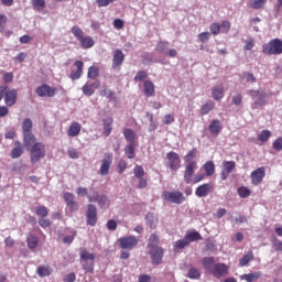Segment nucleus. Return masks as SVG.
<instances>
[{
	"mask_svg": "<svg viewBox=\"0 0 282 282\" xmlns=\"http://www.w3.org/2000/svg\"><path fill=\"white\" fill-rule=\"evenodd\" d=\"M23 147L30 153L31 163L36 164L45 158V143L39 142L36 137L23 142Z\"/></svg>",
	"mask_w": 282,
	"mask_h": 282,
	"instance_id": "1",
	"label": "nucleus"
},
{
	"mask_svg": "<svg viewBox=\"0 0 282 282\" xmlns=\"http://www.w3.org/2000/svg\"><path fill=\"white\" fill-rule=\"evenodd\" d=\"M263 54L267 56H279L282 54V40L281 39H273L268 43L262 45Z\"/></svg>",
	"mask_w": 282,
	"mask_h": 282,
	"instance_id": "2",
	"label": "nucleus"
},
{
	"mask_svg": "<svg viewBox=\"0 0 282 282\" xmlns=\"http://www.w3.org/2000/svg\"><path fill=\"white\" fill-rule=\"evenodd\" d=\"M79 258L84 262L83 270H86V272L94 273V261H96V254L90 253L89 251L84 249L80 251Z\"/></svg>",
	"mask_w": 282,
	"mask_h": 282,
	"instance_id": "3",
	"label": "nucleus"
},
{
	"mask_svg": "<svg viewBox=\"0 0 282 282\" xmlns=\"http://www.w3.org/2000/svg\"><path fill=\"white\" fill-rule=\"evenodd\" d=\"M166 164L167 169L177 172L182 167V159L177 152L171 151L166 154Z\"/></svg>",
	"mask_w": 282,
	"mask_h": 282,
	"instance_id": "4",
	"label": "nucleus"
},
{
	"mask_svg": "<svg viewBox=\"0 0 282 282\" xmlns=\"http://www.w3.org/2000/svg\"><path fill=\"white\" fill-rule=\"evenodd\" d=\"M162 198L165 199V202H169L170 204H183V202L186 199V197H184V194L180 191H175V192H169L165 191L162 193Z\"/></svg>",
	"mask_w": 282,
	"mask_h": 282,
	"instance_id": "5",
	"label": "nucleus"
},
{
	"mask_svg": "<svg viewBox=\"0 0 282 282\" xmlns=\"http://www.w3.org/2000/svg\"><path fill=\"white\" fill-rule=\"evenodd\" d=\"M121 250H133L140 243V239L135 236H124L118 239Z\"/></svg>",
	"mask_w": 282,
	"mask_h": 282,
	"instance_id": "6",
	"label": "nucleus"
},
{
	"mask_svg": "<svg viewBox=\"0 0 282 282\" xmlns=\"http://www.w3.org/2000/svg\"><path fill=\"white\" fill-rule=\"evenodd\" d=\"M249 96H251L253 104L252 109H259V107H265L268 100H265V93L260 90H250Z\"/></svg>",
	"mask_w": 282,
	"mask_h": 282,
	"instance_id": "7",
	"label": "nucleus"
},
{
	"mask_svg": "<svg viewBox=\"0 0 282 282\" xmlns=\"http://www.w3.org/2000/svg\"><path fill=\"white\" fill-rule=\"evenodd\" d=\"M58 88L52 87L47 84H43L35 89V93L40 98H54Z\"/></svg>",
	"mask_w": 282,
	"mask_h": 282,
	"instance_id": "8",
	"label": "nucleus"
},
{
	"mask_svg": "<svg viewBox=\"0 0 282 282\" xmlns=\"http://www.w3.org/2000/svg\"><path fill=\"white\" fill-rule=\"evenodd\" d=\"M149 254L152 265H162V259H164V249L162 247H152L149 250Z\"/></svg>",
	"mask_w": 282,
	"mask_h": 282,
	"instance_id": "9",
	"label": "nucleus"
},
{
	"mask_svg": "<svg viewBox=\"0 0 282 282\" xmlns=\"http://www.w3.org/2000/svg\"><path fill=\"white\" fill-rule=\"evenodd\" d=\"M111 164H113V154L105 153L104 159L101 160L99 175L104 177L109 175V169H111Z\"/></svg>",
	"mask_w": 282,
	"mask_h": 282,
	"instance_id": "10",
	"label": "nucleus"
},
{
	"mask_svg": "<svg viewBox=\"0 0 282 282\" xmlns=\"http://www.w3.org/2000/svg\"><path fill=\"white\" fill-rule=\"evenodd\" d=\"M22 135H23V142H28L29 140L36 138V135H34V133L32 132V119L26 118L23 120Z\"/></svg>",
	"mask_w": 282,
	"mask_h": 282,
	"instance_id": "11",
	"label": "nucleus"
},
{
	"mask_svg": "<svg viewBox=\"0 0 282 282\" xmlns=\"http://www.w3.org/2000/svg\"><path fill=\"white\" fill-rule=\"evenodd\" d=\"M250 178L253 186H259V184H261L263 180H265V166H261L252 171L250 174Z\"/></svg>",
	"mask_w": 282,
	"mask_h": 282,
	"instance_id": "12",
	"label": "nucleus"
},
{
	"mask_svg": "<svg viewBox=\"0 0 282 282\" xmlns=\"http://www.w3.org/2000/svg\"><path fill=\"white\" fill-rule=\"evenodd\" d=\"M210 272L216 279H221V276L228 274V265L226 263H215Z\"/></svg>",
	"mask_w": 282,
	"mask_h": 282,
	"instance_id": "13",
	"label": "nucleus"
},
{
	"mask_svg": "<svg viewBox=\"0 0 282 282\" xmlns=\"http://www.w3.org/2000/svg\"><path fill=\"white\" fill-rule=\"evenodd\" d=\"M86 217H87L88 226H96L98 221V209L95 207V205L93 204L88 205Z\"/></svg>",
	"mask_w": 282,
	"mask_h": 282,
	"instance_id": "14",
	"label": "nucleus"
},
{
	"mask_svg": "<svg viewBox=\"0 0 282 282\" xmlns=\"http://www.w3.org/2000/svg\"><path fill=\"white\" fill-rule=\"evenodd\" d=\"M197 169V165L192 163V165H185L183 180L185 184H193V180H195V170Z\"/></svg>",
	"mask_w": 282,
	"mask_h": 282,
	"instance_id": "15",
	"label": "nucleus"
},
{
	"mask_svg": "<svg viewBox=\"0 0 282 282\" xmlns=\"http://www.w3.org/2000/svg\"><path fill=\"white\" fill-rule=\"evenodd\" d=\"M18 93L17 89H8L4 91V102L7 107H14L17 105Z\"/></svg>",
	"mask_w": 282,
	"mask_h": 282,
	"instance_id": "16",
	"label": "nucleus"
},
{
	"mask_svg": "<svg viewBox=\"0 0 282 282\" xmlns=\"http://www.w3.org/2000/svg\"><path fill=\"white\" fill-rule=\"evenodd\" d=\"M64 202L72 213H76V210H78V203L75 200L73 193L66 192L64 194Z\"/></svg>",
	"mask_w": 282,
	"mask_h": 282,
	"instance_id": "17",
	"label": "nucleus"
},
{
	"mask_svg": "<svg viewBox=\"0 0 282 282\" xmlns=\"http://www.w3.org/2000/svg\"><path fill=\"white\" fill-rule=\"evenodd\" d=\"M74 67L76 69H72L70 75H69V79L70 80H78V78H80V76H83V67H85V63L83 61H76L74 63Z\"/></svg>",
	"mask_w": 282,
	"mask_h": 282,
	"instance_id": "18",
	"label": "nucleus"
},
{
	"mask_svg": "<svg viewBox=\"0 0 282 282\" xmlns=\"http://www.w3.org/2000/svg\"><path fill=\"white\" fill-rule=\"evenodd\" d=\"M212 192H213L212 183H204L196 188L195 195L196 197H208V195H210Z\"/></svg>",
	"mask_w": 282,
	"mask_h": 282,
	"instance_id": "19",
	"label": "nucleus"
},
{
	"mask_svg": "<svg viewBox=\"0 0 282 282\" xmlns=\"http://www.w3.org/2000/svg\"><path fill=\"white\" fill-rule=\"evenodd\" d=\"M123 63H124V53L120 48L115 50L112 55L113 69H116V67H122Z\"/></svg>",
	"mask_w": 282,
	"mask_h": 282,
	"instance_id": "20",
	"label": "nucleus"
},
{
	"mask_svg": "<svg viewBox=\"0 0 282 282\" xmlns=\"http://www.w3.org/2000/svg\"><path fill=\"white\" fill-rule=\"evenodd\" d=\"M82 129H83V126H80L79 122L77 121L72 122L67 130L68 138H77V135H80Z\"/></svg>",
	"mask_w": 282,
	"mask_h": 282,
	"instance_id": "21",
	"label": "nucleus"
},
{
	"mask_svg": "<svg viewBox=\"0 0 282 282\" xmlns=\"http://www.w3.org/2000/svg\"><path fill=\"white\" fill-rule=\"evenodd\" d=\"M263 276V273L261 271H256L252 273H247L240 275V281H246V282H256L259 281Z\"/></svg>",
	"mask_w": 282,
	"mask_h": 282,
	"instance_id": "22",
	"label": "nucleus"
},
{
	"mask_svg": "<svg viewBox=\"0 0 282 282\" xmlns=\"http://www.w3.org/2000/svg\"><path fill=\"white\" fill-rule=\"evenodd\" d=\"M100 87V82H95L93 84H86L83 86L82 91L85 96H94L96 89Z\"/></svg>",
	"mask_w": 282,
	"mask_h": 282,
	"instance_id": "23",
	"label": "nucleus"
},
{
	"mask_svg": "<svg viewBox=\"0 0 282 282\" xmlns=\"http://www.w3.org/2000/svg\"><path fill=\"white\" fill-rule=\"evenodd\" d=\"M226 91L224 90V86L221 85H216L212 88V97L214 98V100H223Z\"/></svg>",
	"mask_w": 282,
	"mask_h": 282,
	"instance_id": "24",
	"label": "nucleus"
},
{
	"mask_svg": "<svg viewBox=\"0 0 282 282\" xmlns=\"http://www.w3.org/2000/svg\"><path fill=\"white\" fill-rule=\"evenodd\" d=\"M221 129H224V126L219 119H214L209 124V131L213 135H219V133H221Z\"/></svg>",
	"mask_w": 282,
	"mask_h": 282,
	"instance_id": "25",
	"label": "nucleus"
},
{
	"mask_svg": "<svg viewBox=\"0 0 282 282\" xmlns=\"http://www.w3.org/2000/svg\"><path fill=\"white\" fill-rule=\"evenodd\" d=\"M197 158V149H192L187 152V154L184 156V162L186 165H197V161L195 159Z\"/></svg>",
	"mask_w": 282,
	"mask_h": 282,
	"instance_id": "26",
	"label": "nucleus"
},
{
	"mask_svg": "<svg viewBox=\"0 0 282 282\" xmlns=\"http://www.w3.org/2000/svg\"><path fill=\"white\" fill-rule=\"evenodd\" d=\"M143 91L148 98L155 96V85L151 80H145L143 84Z\"/></svg>",
	"mask_w": 282,
	"mask_h": 282,
	"instance_id": "27",
	"label": "nucleus"
},
{
	"mask_svg": "<svg viewBox=\"0 0 282 282\" xmlns=\"http://www.w3.org/2000/svg\"><path fill=\"white\" fill-rule=\"evenodd\" d=\"M15 148L11 151L12 160H17L23 155V144L20 141L14 142Z\"/></svg>",
	"mask_w": 282,
	"mask_h": 282,
	"instance_id": "28",
	"label": "nucleus"
},
{
	"mask_svg": "<svg viewBox=\"0 0 282 282\" xmlns=\"http://www.w3.org/2000/svg\"><path fill=\"white\" fill-rule=\"evenodd\" d=\"M250 261H254V253L252 250H249L240 260L239 265L240 268H246Z\"/></svg>",
	"mask_w": 282,
	"mask_h": 282,
	"instance_id": "29",
	"label": "nucleus"
},
{
	"mask_svg": "<svg viewBox=\"0 0 282 282\" xmlns=\"http://www.w3.org/2000/svg\"><path fill=\"white\" fill-rule=\"evenodd\" d=\"M113 119L108 118L104 120V135L106 138H109L111 135V131L113 130Z\"/></svg>",
	"mask_w": 282,
	"mask_h": 282,
	"instance_id": "30",
	"label": "nucleus"
},
{
	"mask_svg": "<svg viewBox=\"0 0 282 282\" xmlns=\"http://www.w3.org/2000/svg\"><path fill=\"white\" fill-rule=\"evenodd\" d=\"M215 109V101L207 100L202 107H200V116H208L210 111Z\"/></svg>",
	"mask_w": 282,
	"mask_h": 282,
	"instance_id": "31",
	"label": "nucleus"
},
{
	"mask_svg": "<svg viewBox=\"0 0 282 282\" xmlns=\"http://www.w3.org/2000/svg\"><path fill=\"white\" fill-rule=\"evenodd\" d=\"M26 246L29 250H35V248L39 247V237H36L35 235H30L26 238Z\"/></svg>",
	"mask_w": 282,
	"mask_h": 282,
	"instance_id": "32",
	"label": "nucleus"
},
{
	"mask_svg": "<svg viewBox=\"0 0 282 282\" xmlns=\"http://www.w3.org/2000/svg\"><path fill=\"white\" fill-rule=\"evenodd\" d=\"M79 43L84 50H89V48L94 47V45H96V42L94 41V39L91 36H86V37L79 40Z\"/></svg>",
	"mask_w": 282,
	"mask_h": 282,
	"instance_id": "33",
	"label": "nucleus"
},
{
	"mask_svg": "<svg viewBox=\"0 0 282 282\" xmlns=\"http://www.w3.org/2000/svg\"><path fill=\"white\" fill-rule=\"evenodd\" d=\"M265 3H268V0H249L248 8H251L252 10H261Z\"/></svg>",
	"mask_w": 282,
	"mask_h": 282,
	"instance_id": "34",
	"label": "nucleus"
},
{
	"mask_svg": "<svg viewBox=\"0 0 282 282\" xmlns=\"http://www.w3.org/2000/svg\"><path fill=\"white\" fill-rule=\"evenodd\" d=\"M203 169L206 173L207 177H210L212 175H215V162L213 161H207L204 165Z\"/></svg>",
	"mask_w": 282,
	"mask_h": 282,
	"instance_id": "35",
	"label": "nucleus"
},
{
	"mask_svg": "<svg viewBox=\"0 0 282 282\" xmlns=\"http://www.w3.org/2000/svg\"><path fill=\"white\" fill-rule=\"evenodd\" d=\"M97 202H98V206L104 209L109 208L111 204V200H109V197L107 195H100Z\"/></svg>",
	"mask_w": 282,
	"mask_h": 282,
	"instance_id": "36",
	"label": "nucleus"
},
{
	"mask_svg": "<svg viewBox=\"0 0 282 282\" xmlns=\"http://www.w3.org/2000/svg\"><path fill=\"white\" fill-rule=\"evenodd\" d=\"M237 193H238L239 197H241V199H246L252 195V191H250V188H248L246 186H240L237 189Z\"/></svg>",
	"mask_w": 282,
	"mask_h": 282,
	"instance_id": "37",
	"label": "nucleus"
},
{
	"mask_svg": "<svg viewBox=\"0 0 282 282\" xmlns=\"http://www.w3.org/2000/svg\"><path fill=\"white\" fill-rule=\"evenodd\" d=\"M72 34L77 39V41H80L85 37V32H83V29L80 26L75 25L70 29Z\"/></svg>",
	"mask_w": 282,
	"mask_h": 282,
	"instance_id": "38",
	"label": "nucleus"
},
{
	"mask_svg": "<svg viewBox=\"0 0 282 282\" xmlns=\"http://www.w3.org/2000/svg\"><path fill=\"white\" fill-rule=\"evenodd\" d=\"M185 239L187 240L188 243H191L193 241H199L203 238L198 231H192V232L185 235Z\"/></svg>",
	"mask_w": 282,
	"mask_h": 282,
	"instance_id": "39",
	"label": "nucleus"
},
{
	"mask_svg": "<svg viewBox=\"0 0 282 282\" xmlns=\"http://www.w3.org/2000/svg\"><path fill=\"white\" fill-rule=\"evenodd\" d=\"M158 243H160V238L158 237V235L152 234V235L150 236L149 243H148L149 250H151V249H153V248H160V247L158 246Z\"/></svg>",
	"mask_w": 282,
	"mask_h": 282,
	"instance_id": "40",
	"label": "nucleus"
},
{
	"mask_svg": "<svg viewBox=\"0 0 282 282\" xmlns=\"http://www.w3.org/2000/svg\"><path fill=\"white\" fill-rule=\"evenodd\" d=\"M123 135L128 142H131V144L135 143V131L131 129H126L123 131Z\"/></svg>",
	"mask_w": 282,
	"mask_h": 282,
	"instance_id": "41",
	"label": "nucleus"
},
{
	"mask_svg": "<svg viewBox=\"0 0 282 282\" xmlns=\"http://www.w3.org/2000/svg\"><path fill=\"white\" fill-rule=\"evenodd\" d=\"M126 154L128 160H133V158H135V143H130L126 148Z\"/></svg>",
	"mask_w": 282,
	"mask_h": 282,
	"instance_id": "42",
	"label": "nucleus"
},
{
	"mask_svg": "<svg viewBox=\"0 0 282 282\" xmlns=\"http://www.w3.org/2000/svg\"><path fill=\"white\" fill-rule=\"evenodd\" d=\"M133 175L137 180H142L145 175L144 167H142V165H135L133 167Z\"/></svg>",
	"mask_w": 282,
	"mask_h": 282,
	"instance_id": "43",
	"label": "nucleus"
},
{
	"mask_svg": "<svg viewBox=\"0 0 282 282\" xmlns=\"http://www.w3.org/2000/svg\"><path fill=\"white\" fill-rule=\"evenodd\" d=\"M235 166H237V163H235V161H224L223 171L230 174L231 171H235Z\"/></svg>",
	"mask_w": 282,
	"mask_h": 282,
	"instance_id": "44",
	"label": "nucleus"
},
{
	"mask_svg": "<svg viewBox=\"0 0 282 282\" xmlns=\"http://www.w3.org/2000/svg\"><path fill=\"white\" fill-rule=\"evenodd\" d=\"M36 272L40 276H50V274H52V269H50V267L46 265H40L37 267Z\"/></svg>",
	"mask_w": 282,
	"mask_h": 282,
	"instance_id": "45",
	"label": "nucleus"
},
{
	"mask_svg": "<svg viewBox=\"0 0 282 282\" xmlns=\"http://www.w3.org/2000/svg\"><path fill=\"white\" fill-rule=\"evenodd\" d=\"M35 214L37 215V217H41V218L47 217V215H50V210L45 206H37L35 207Z\"/></svg>",
	"mask_w": 282,
	"mask_h": 282,
	"instance_id": "46",
	"label": "nucleus"
},
{
	"mask_svg": "<svg viewBox=\"0 0 282 282\" xmlns=\"http://www.w3.org/2000/svg\"><path fill=\"white\" fill-rule=\"evenodd\" d=\"M203 265L206 268V270H213V265H215V258L213 257H206L203 259Z\"/></svg>",
	"mask_w": 282,
	"mask_h": 282,
	"instance_id": "47",
	"label": "nucleus"
},
{
	"mask_svg": "<svg viewBox=\"0 0 282 282\" xmlns=\"http://www.w3.org/2000/svg\"><path fill=\"white\" fill-rule=\"evenodd\" d=\"M271 135H272V132H270V130H263L258 135V140L260 142H268V140H270Z\"/></svg>",
	"mask_w": 282,
	"mask_h": 282,
	"instance_id": "48",
	"label": "nucleus"
},
{
	"mask_svg": "<svg viewBox=\"0 0 282 282\" xmlns=\"http://www.w3.org/2000/svg\"><path fill=\"white\" fill-rule=\"evenodd\" d=\"M99 74H100V70L98 69V66H90L88 68V74H87L88 78H93V79L98 78Z\"/></svg>",
	"mask_w": 282,
	"mask_h": 282,
	"instance_id": "49",
	"label": "nucleus"
},
{
	"mask_svg": "<svg viewBox=\"0 0 282 282\" xmlns=\"http://www.w3.org/2000/svg\"><path fill=\"white\" fill-rule=\"evenodd\" d=\"M167 47H169L167 41H160V42H158V44L155 46V51L160 52L161 54H164V52H166Z\"/></svg>",
	"mask_w": 282,
	"mask_h": 282,
	"instance_id": "50",
	"label": "nucleus"
},
{
	"mask_svg": "<svg viewBox=\"0 0 282 282\" xmlns=\"http://www.w3.org/2000/svg\"><path fill=\"white\" fill-rule=\"evenodd\" d=\"M199 276H202V273L199 272V270L195 267H192L187 273V278L188 279H199Z\"/></svg>",
	"mask_w": 282,
	"mask_h": 282,
	"instance_id": "51",
	"label": "nucleus"
},
{
	"mask_svg": "<svg viewBox=\"0 0 282 282\" xmlns=\"http://www.w3.org/2000/svg\"><path fill=\"white\" fill-rule=\"evenodd\" d=\"M210 33L214 34V36H217L221 32V24L219 23H212L209 26Z\"/></svg>",
	"mask_w": 282,
	"mask_h": 282,
	"instance_id": "52",
	"label": "nucleus"
},
{
	"mask_svg": "<svg viewBox=\"0 0 282 282\" xmlns=\"http://www.w3.org/2000/svg\"><path fill=\"white\" fill-rule=\"evenodd\" d=\"M147 78H149V74L145 70H139L134 76V82L147 80Z\"/></svg>",
	"mask_w": 282,
	"mask_h": 282,
	"instance_id": "53",
	"label": "nucleus"
},
{
	"mask_svg": "<svg viewBox=\"0 0 282 282\" xmlns=\"http://www.w3.org/2000/svg\"><path fill=\"white\" fill-rule=\"evenodd\" d=\"M32 6L35 10H44L45 0H32Z\"/></svg>",
	"mask_w": 282,
	"mask_h": 282,
	"instance_id": "54",
	"label": "nucleus"
},
{
	"mask_svg": "<svg viewBox=\"0 0 282 282\" xmlns=\"http://www.w3.org/2000/svg\"><path fill=\"white\" fill-rule=\"evenodd\" d=\"M241 102H243V96L241 94H237L236 96H232L231 105H235V107H239Z\"/></svg>",
	"mask_w": 282,
	"mask_h": 282,
	"instance_id": "55",
	"label": "nucleus"
},
{
	"mask_svg": "<svg viewBox=\"0 0 282 282\" xmlns=\"http://www.w3.org/2000/svg\"><path fill=\"white\" fill-rule=\"evenodd\" d=\"M68 153V158H70V160H78L80 158V153H78V151H76V149L74 148H69L67 150Z\"/></svg>",
	"mask_w": 282,
	"mask_h": 282,
	"instance_id": "56",
	"label": "nucleus"
},
{
	"mask_svg": "<svg viewBox=\"0 0 282 282\" xmlns=\"http://www.w3.org/2000/svg\"><path fill=\"white\" fill-rule=\"evenodd\" d=\"M175 122V115L169 113L163 117V124H173Z\"/></svg>",
	"mask_w": 282,
	"mask_h": 282,
	"instance_id": "57",
	"label": "nucleus"
},
{
	"mask_svg": "<svg viewBox=\"0 0 282 282\" xmlns=\"http://www.w3.org/2000/svg\"><path fill=\"white\" fill-rule=\"evenodd\" d=\"M186 246H188V240H186L185 237H184V239L177 240L175 242V248H177L178 250H184V248H186Z\"/></svg>",
	"mask_w": 282,
	"mask_h": 282,
	"instance_id": "58",
	"label": "nucleus"
},
{
	"mask_svg": "<svg viewBox=\"0 0 282 282\" xmlns=\"http://www.w3.org/2000/svg\"><path fill=\"white\" fill-rule=\"evenodd\" d=\"M39 224L42 228H50V226H52V221L45 217L40 218Z\"/></svg>",
	"mask_w": 282,
	"mask_h": 282,
	"instance_id": "59",
	"label": "nucleus"
},
{
	"mask_svg": "<svg viewBox=\"0 0 282 282\" xmlns=\"http://www.w3.org/2000/svg\"><path fill=\"white\" fill-rule=\"evenodd\" d=\"M242 78H246L247 83H257V77L252 73H243Z\"/></svg>",
	"mask_w": 282,
	"mask_h": 282,
	"instance_id": "60",
	"label": "nucleus"
},
{
	"mask_svg": "<svg viewBox=\"0 0 282 282\" xmlns=\"http://www.w3.org/2000/svg\"><path fill=\"white\" fill-rule=\"evenodd\" d=\"M127 171V161L119 160L118 162V173L121 175V173H124Z\"/></svg>",
	"mask_w": 282,
	"mask_h": 282,
	"instance_id": "61",
	"label": "nucleus"
},
{
	"mask_svg": "<svg viewBox=\"0 0 282 282\" xmlns=\"http://www.w3.org/2000/svg\"><path fill=\"white\" fill-rule=\"evenodd\" d=\"M6 23H8V17L6 14H0V32H4Z\"/></svg>",
	"mask_w": 282,
	"mask_h": 282,
	"instance_id": "62",
	"label": "nucleus"
},
{
	"mask_svg": "<svg viewBox=\"0 0 282 282\" xmlns=\"http://www.w3.org/2000/svg\"><path fill=\"white\" fill-rule=\"evenodd\" d=\"M99 198H100V195H98L97 191H94L93 193L87 195L88 202H98Z\"/></svg>",
	"mask_w": 282,
	"mask_h": 282,
	"instance_id": "63",
	"label": "nucleus"
},
{
	"mask_svg": "<svg viewBox=\"0 0 282 282\" xmlns=\"http://www.w3.org/2000/svg\"><path fill=\"white\" fill-rule=\"evenodd\" d=\"M273 149L275 151H282V137L278 138L274 142H273Z\"/></svg>",
	"mask_w": 282,
	"mask_h": 282,
	"instance_id": "64",
	"label": "nucleus"
}]
</instances>
